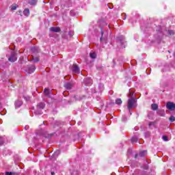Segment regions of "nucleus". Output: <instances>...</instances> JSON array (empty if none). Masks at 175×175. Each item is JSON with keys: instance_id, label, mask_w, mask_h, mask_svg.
<instances>
[{"instance_id": "f704fd0d", "label": "nucleus", "mask_w": 175, "mask_h": 175, "mask_svg": "<svg viewBox=\"0 0 175 175\" xmlns=\"http://www.w3.org/2000/svg\"><path fill=\"white\" fill-rule=\"evenodd\" d=\"M18 14H19L20 16H23V12L21 10H19L18 12Z\"/></svg>"}, {"instance_id": "393cba45", "label": "nucleus", "mask_w": 175, "mask_h": 175, "mask_svg": "<svg viewBox=\"0 0 175 175\" xmlns=\"http://www.w3.org/2000/svg\"><path fill=\"white\" fill-rule=\"evenodd\" d=\"M122 103V100H121V98H117L116 100V105H121Z\"/></svg>"}, {"instance_id": "412c9836", "label": "nucleus", "mask_w": 175, "mask_h": 175, "mask_svg": "<svg viewBox=\"0 0 175 175\" xmlns=\"http://www.w3.org/2000/svg\"><path fill=\"white\" fill-rule=\"evenodd\" d=\"M152 110H158V105L157 104H152L151 105Z\"/></svg>"}, {"instance_id": "9d476101", "label": "nucleus", "mask_w": 175, "mask_h": 175, "mask_svg": "<svg viewBox=\"0 0 175 175\" xmlns=\"http://www.w3.org/2000/svg\"><path fill=\"white\" fill-rule=\"evenodd\" d=\"M146 155H147V150H143L140 152L138 154H135V158H137V157L143 158V157H146Z\"/></svg>"}, {"instance_id": "aec40b11", "label": "nucleus", "mask_w": 175, "mask_h": 175, "mask_svg": "<svg viewBox=\"0 0 175 175\" xmlns=\"http://www.w3.org/2000/svg\"><path fill=\"white\" fill-rule=\"evenodd\" d=\"M90 58H92L93 59L96 58V53L95 52H91L90 53Z\"/></svg>"}, {"instance_id": "58836bf2", "label": "nucleus", "mask_w": 175, "mask_h": 175, "mask_svg": "<svg viewBox=\"0 0 175 175\" xmlns=\"http://www.w3.org/2000/svg\"><path fill=\"white\" fill-rule=\"evenodd\" d=\"M123 16H124V18L123 19L124 20H126V14H123Z\"/></svg>"}, {"instance_id": "5701e85b", "label": "nucleus", "mask_w": 175, "mask_h": 175, "mask_svg": "<svg viewBox=\"0 0 175 175\" xmlns=\"http://www.w3.org/2000/svg\"><path fill=\"white\" fill-rule=\"evenodd\" d=\"M44 93L45 94V95H46V96H50V90L48 89H44Z\"/></svg>"}, {"instance_id": "6ab92c4d", "label": "nucleus", "mask_w": 175, "mask_h": 175, "mask_svg": "<svg viewBox=\"0 0 175 175\" xmlns=\"http://www.w3.org/2000/svg\"><path fill=\"white\" fill-rule=\"evenodd\" d=\"M149 128H150V129H154V128H155V122H149Z\"/></svg>"}, {"instance_id": "473e14b6", "label": "nucleus", "mask_w": 175, "mask_h": 175, "mask_svg": "<svg viewBox=\"0 0 175 175\" xmlns=\"http://www.w3.org/2000/svg\"><path fill=\"white\" fill-rule=\"evenodd\" d=\"M162 139H163V140H164V142H167V140H168L167 137H166L165 135L162 137Z\"/></svg>"}, {"instance_id": "f8f14e48", "label": "nucleus", "mask_w": 175, "mask_h": 175, "mask_svg": "<svg viewBox=\"0 0 175 175\" xmlns=\"http://www.w3.org/2000/svg\"><path fill=\"white\" fill-rule=\"evenodd\" d=\"M22 105H23V101L18 100L15 102L16 109H18V107H21Z\"/></svg>"}, {"instance_id": "1a4fd4ad", "label": "nucleus", "mask_w": 175, "mask_h": 175, "mask_svg": "<svg viewBox=\"0 0 175 175\" xmlns=\"http://www.w3.org/2000/svg\"><path fill=\"white\" fill-rule=\"evenodd\" d=\"M35 66H27V70H26V72L29 73V75H31V73H33L35 72Z\"/></svg>"}, {"instance_id": "a18cd8bd", "label": "nucleus", "mask_w": 175, "mask_h": 175, "mask_svg": "<svg viewBox=\"0 0 175 175\" xmlns=\"http://www.w3.org/2000/svg\"><path fill=\"white\" fill-rule=\"evenodd\" d=\"M174 57H175V52L174 53Z\"/></svg>"}, {"instance_id": "c03bdc74", "label": "nucleus", "mask_w": 175, "mask_h": 175, "mask_svg": "<svg viewBox=\"0 0 175 175\" xmlns=\"http://www.w3.org/2000/svg\"><path fill=\"white\" fill-rule=\"evenodd\" d=\"M148 118H150V113L148 115Z\"/></svg>"}, {"instance_id": "72a5a7b5", "label": "nucleus", "mask_w": 175, "mask_h": 175, "mask_svg": "<svg viewBox=\"0 0 175 175\" xmlns=\"http://www.w3.org/2000/svg\"><path fill=\"white\" fill-rule=\"evenodd\" d=\"M3 62V59H1L0 60V69H2V66H1V64Z\"/></svg>"}, {"instance_id": "c756f323", "label": "nucleus", "mask_w": 175, "mask_h": 175, "mask_svg": "<svg viewBox=\"0 0 175 175\" xmlns=\"http://www.w3.org/2000/svg\"><path fill=\"white\" fill-rule=\"evenodd\" d=\"M68 35H69L70 38H72V36H73V35H75V33L72 31H70L68 32Z\"/></svg>"}, {"instance_id": "a211bd4d", "label": "nucleus", "mask_w": 175, "mask_h": 175, "mask_svg": "<svg viewBox=\"0 0 175 175\" xmlns=\"http://www.w3.org/2000/svg\"><path fill=\"white\" fill-rule=\"evenodd\" d=\"M139 139L137 138V137L136 135L132 137L131 138V142L132 143H137Z\"/></svg>"}, {"instance_id": "ddd939ff", "label": "nucleus", "mask_w": 175, "mask_h": 175, "mask_svg": "<svg viewBox=\"0 0 175 175\" xmlns=\"http://www.w3.org/2000/svg\"><path fill=\"white\" fill-rule=\"evenodd\" d=\"M50 31L51 32H59L61 31V29H59V27H52L50 28Z\"/></svg>"}, {"instance_id": "4c0bfd02", "label": "nucleus", "mask_w": 175, "mask_h": 175, "mask_svg": "<svg viewBox=\"0 0 175 175\" xmlns=\"http://www.w3.org/2000/svg\"><path fill=\"white\" fill-rule=\"evenodd\" d=\"M12 172H5V175H12Z\"/></svg>"}, {"instance_id": "2eb2a0df", "label": "nucleus", "mask_w": 175, "mask_h": 175, "mask_svg": "<svg viewBox=\"0 0 175 175\" xmlns=\"http://www.w3.org/2000/svg\"><path fill=\"white\" fill-rule=\"evenodd\" d=\"M31 51H32V53H39L40 49H39V47L38 46H33L31 49Z\"/></svg>"}, {"instance_id": "2f4dec72", "label": "nucleus", "mask_w": 175, "mask_h": 175, "mask_svg": "<svg viewBox=\"0 0 175 175\" xmlns=\"http://www.w3.org/2000/svg\"><path fill=\"white\" fill-rule=\"evenodd\" d=\"M3 144V137H0V146H2Z\"/></svg>"}, {"instance_id": "dca6fc26", "label": "nucleus", "mask_w": 175, "mask_h": 175, "mask_svg": "<svg viewBox=\"0 0 175 175\" xmlns=\"http://www.w3.org/2000/svg\"><path fill=\"white\" fill-rule=\"evenodd\" d=\"M29 3L31 6H35L38 3V0H29Z\"/></svg>"}, {"instance_id": "f03ea898", "label": "nucleus", "mask_w": 175, "mask_h": 175, "mask_svg": "<svg viewBox=\"0 0 175 175\" xmlns=\"http://www.w3.org/2000/svg\"><path fill=\"white\" fill-rule=\"evenodd\" d=\"M118 46L119 49H125L126 46V42L124 36H121L116 38Z\"/></svg>"}, {"instance_id": "49530a36", "label": "nucleus", "mask_w": 175, "mask_h": 175, "mask_svg": "<svg viewBox=\"0 0 175 175\" xmlns=\"http://www.w3.org/2000/svg\"><path fill=\"white\" fill-rule=\"evenodd\" d=\"M122 121H125V120L122 119Z\"/></svg>"}, {"instance_id": "7c9ffc66", "label": "nucleus", "mask_w": 175, "mask_h": 175, "mask_svg": "<svg viewBox=\"0 0 175 175\" xmlns=\"http://www.w3.org/2000/svg\"><path fill=\"white\" fill-rule=\"evenodd\" d=\"M33 62H39V57H33Z\"/></svg>"}, {"instance_id": "4468645a", "label": "nucleus", "mask_w": 175, "mask_h": 175, "mask_svg": "<svg viewBox=\"0 0 175 175\" xmlns=\"http://www.w3.org/2000/svg\"><path fill=\"white\" fill-rule=\"evenodd\" d=\"M23 14L25 16V17H29L30 14L29 9L25 8L23 11Z\"/></svg>"}, {"instance_id": "c9c22d12", "label": "nucleus", "mask_w": 175, "mask_h": 175, "mask_svg": "<svg viewBox=\"0 0 175 175\" xmlns=\"http://www.w3.org/2000/svg\"><path fill=\"white\" fill-rule=\"evenodd\" d=\"M58 154H59V150L56 151V152L54 153V155H58Z\"/></svg>"}, {"instance_id": "e433bc0d", "label": "nucleus", "mask_w": 175, "mask_h": 175, "mask_svg": "<svg viewBox=\"0 0 175 175\" xmlns=\"http://www.w3.org/2000/svg\"><path fill=\"white\" fill-rule=\"evenodd\" d=\"M99 87H101V91H103V84H100Z\"/></svg>"}, {"instance_id": "4be33fe9", "label": "nucleus", "mask_w": 175, "mask_h": 175, "mask_svg": "<svg viewBox=\"0 0 175 175\" xmlns=\"http://www.w3.org/2000/svg\"><path fill=\"white\" fill-rule=\"evenodd\" d=\"M129 98H133V99H136V97H135V94L131 91H129Z\"/></svg>"}, {"instance_id": "20e7f679", "label": "nucleus", "mask_w": 175, "mask_h": 175, "mask_svg": "<svg viewBox=\"0 0 175 175\" xmlns=\"http://www.w3.org/2000/svg\"><path fill=\"white\" fill-rule=\"evenodd\" d=\"M157 34H156L154 36L157 40H161L162 39V37L163 36V31H162V27L161 26H159L156 29Z\"/></svg>"}, {"instance_id": "6e6552de", "label": "nucleus", "mask_w": 175, "mask_h": 175, "mask_svg": "<svg viewBox=\"0 0 175 175\" xmlns=\"http://www.w3.org/2000/svg\"><path fill=\"white\" fill-rule=\"evenodd\" d=\"M72 72L74 73V75H78V73H80V68L77 64L73 65Z\"/></svg>"}, {"instance_id": "b1692460", "label": "nucleus", "mask_w": 175, "mask_h": 175, "mask_svg": "<svg viewBox=\"0 0 175 175\" xmlns=\"http://www.w3.org/2000/svg\"><path fill=\"white\" fill-rule=\"evenodd\" d=\"M159 116H161V117H164L165 116V111H157Z\"/></svg>"}, {"instance_id": "9b49d317", "label": "nucleus", "mask_w": 175, "mask_h": 175, "mask_svg": "<svg viewBox=\"0 0 175 175\" xmlns=\"http://www.w3.org/2000/svg\"><path fill=\"white\" fill-rule=\"evenodd\" d=\"M64 87L66 88V90H70L72 87H73V83L72 82H67L65 83Z\"/></svg>"}, {"instance_id": "de8ad7c7", "label": "nucleus", "mask_w": 175, "mask_h": 175, "mask_svg": "<svg viewBox=\"0 0 175 175\" xmlns=\"http://www.w3.org/2000/svg\"><path fill=\"white\" fill-rule=\"evenodd\" d=\"M70 14H72V11L70 12Z\"/></svg>"}, {"instance_id": "c85d7f7f", "label": "nucleus", "mask_w": 175, "mask_h": 175, "mask_svg": "<svg viewBox=\"0 0 175 175\" xmlns=\"http://www.w3.org/2000/svg\"><path fill=\"white\" fill-rule=\"evenodd\" d=\"M167 33L170 34V35H174V31L168 30Z\"/></svg>"}, {"instance_id": "a878e982", "label": "nucleus", "mask_w": 175, "mask_h": 175, "mask_svg": "<svg viewBox=\"0 0 175 175\" xmlns=\"http://www.w3.org/2000/svg\"><path fill=\"white\" fill-rule=\"evenodd\" d=\"M40 135H42V136H44V137H47V134H46L44 130H41Z\"/></svg>"}, {"instance_id": "f3484780", "label": "nucleus", "mask_w": 175, "mask_h": 175, "mask_svg": "<svg viewBox=\"0 0 175 175\" xmlns=\"http://www.w3.org/2000/svg\"><path fill=\"white\" fill-rule=\"evenodd\" d=\"M85 84H87V85H91V84H92V80L91 79H86L85 80Z\"/></svg>"}, {"instance_id": "a19ab883", "label": "nucleus", "mask_w": 175, "mask_h": 175, "mask_svg": "<svg viewBox=\"0 0 175 175\" xmlns=\"http://www.w3.org/2000/svg\"><path fill=\"white\" fill-rule=\"evenodd\" d=\"M100 24H105L106 25H107V24H106L105 22H103V21H100Z\"/></svg>"}, {"instance_id": "0eeeda50", "label": "nucleus", "mask_w": 175, "mask_h": 175, "mask_svg": "<svg viewBox=\"0 0 175 175\" xmlns=\"http://www.w3.org/2000/svg\"><path fill=\"white\" fill-rule=\"evenodd\" d=\"M8 60L10 62H15V61H17V53L16 52H12L10 57L8 58Z\"/></svg>"}, {"instance_id": "ea45409f", "label": "nucleus", "mask_w": 175, "mask_h": 175, "mask_svg": "<svg viewBox=\"0 0 175 175\" xmlns=\"http://www.w3.org/2000/svg\"><path fill=\"white\" fill-rule=\"evenodd\" d=\"M145 136L146 137H148V136H150V133H147Z\"/></svg>"}, {"instance_id": "37998d69", "label": "nucleus", "mask_w": 175, "mask_h": 175, "mask_svg": "<svg viewBox=\"0 0 175 175\" xmlns=\"http://www.w3.org/2000/svg\"><path fill=\"white\" fill-rule=\"evenodd\" d=\"M51 174V175H55V173L54 172H52Z\"/></svg>"}, {"instance_id": "423d86ee", "label": "nucleus", "mask_w": 175, "mask_h": 175, "mask_svg": "<svg viewBox=\"0 0 175 175\" xmlns=\"http://www.w3.org/2000/svg\"><path fill=\"white\" fill-rule=\"evenodd\" d=\"M166 108L170 111H174L175 110V103L172 102H167L166 104Z\"/></svg>"}, {"instance_id": "7ed1b4c3", "label": "nucleus", "mask_w": 175, "mask_h": 175, "mask_svg": "<svg viewBox=\"0 0 175 175\" xmlns=\"http://www.w3.org/2000/svg\"><path fill=\"white\" fill-rule=\"evenodd\" d=\"M100 31L101 32V38L100 39V42H102L103 43H107L108 35L107 31H103V29L102 27L100 28Z\"/></svg>"}, {"instance_id": "cd10ccee", "label": "nucleus", "mask_w": 175, "mask_h": 175, "mask_svg": "<svg viewBox=\"0 0 175 175\" xmlns=\"http://www.w3.org/2000/svg\"><path fill=\"white\" fill-rule=\"evenodd\" d=\"M17 9V5H13L11 6V10H16Z\"/></svg>"}, {"instance_id": "79ce46f5", "label": "nucleus", "mask_w": 175, "mask_h": 175, "mask_svg": "<svg viewBox=\"0 0 175 175\" xmlns=\"http://www.w3.org/2000/svg\"><path fill=\"white\" fill-rule=\"evenodd\" d=\"M94 32H97L98 31V29L95 28V29H94Z\"/></svg>"}, {"instance_id": "f257e3e1", "label": "nucleus", "mask_w": 175, "mask_h": 175, "mask_svg": "<svg viewBox=\"0 0 175 175\" xmlns=\"http://www.w3.org/2000/svg\"><path fill=\"white\" fill-rule=\"evenodd\" d=\"M136 102H137V100L136 98H129L127 102V109L129 110L130 114H132V113H131V109H133L137 106Z\"/></svg>"}, {"instance_id": "39448f33", "label": "nucleus", "mask_w": 175, "mask_h": 175, "mask_svg": "<svg viewBox=\"0 0 175 175\" xmlns=\"http://www.w3.org/2000/svg\"><path fill=\"white\" fill-rule=\"evenodd\" d=\"M44 109V103H40L37 105V110L36 111V114H43L42 110Z\"/></svg>"}, {"instance_id": "bb28decb", "label": "nucleus", "mask_w": 175, "mask_h": 175, "mask_svg": "<svg viewBox=\"0 0 175 175\" xmlns=\"http://www.w3.org/2000/svg\"><path fill=\"white\" fill-rule=\"evenodd\" d=\"M169 120L170 121V122H174L175 117L174 116H170V118H169Z\"/></svg>"}]
</instances>
